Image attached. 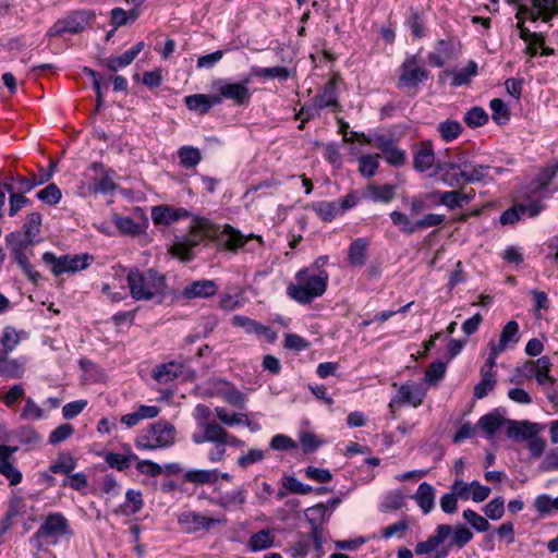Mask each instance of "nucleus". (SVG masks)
Returning <instances> with one entry per match:
<instances>
[{
  "mask_svg": "<svg viewBox=\"0 0 558 558\" xmlns=\"http://www.w3.org/2000/svg\"><path fill=\"white\" fill-rule=\"evenodd\" d=\"M213 236H218L219 242L231 251L244 246L248 240V238L230 225H225L222 231L218 233V228L208 219L194 216L189 232L175 239L170 247V252L181 260L189 262L193 258V248Z\"/></svg>",
  "mask_w": 558,
  "mask_h": 558,
  "instance_id": "nucleus-1",
  "label": "nucleus"
},
{
  "mask_svg": "<svg viewBox=\"0 0 558 558\" xmlns=\"http://www.w3.org/2000/svg\"><path fill=\"white\" fill-rule=\"evenodd\" d=\"M41 220L40 213H31L23 225V231L10 232L4 238L12 260L35 286L39 284L43 277L32 266L29 256L33 255V246L41 241L39 239Z\"/></svg>",
  "mask_w": 558,
  "mask_h": 558,
  "instance_id": "nucleus-2",
  "label": "nucleus"
},
{
  "mask_svg": "<svg viewBox=\"0 0 558 558\" xmlns=\"http://www.w3.org/2000/svg\"><path fill=\"white\" fill-rule=\"evenodd\" d=\"M328 280L326 270L314 272L312 268H302L295 275V283L288 286L287 294L301 304H310L326 292Z\"/></svg>",
  "mask_w": 558,
  "mask_h": 558,
  "instance_id": "nucleus-3",
  "label": "nucleus"
},
{
  "mask_svg": "<svg viewBox=\"0 0 558 558\" xmlns=\"http://www.w3.org/2000/svg\"><path fill=\"white\" fill-rule=\"evenodd\" d=\"M131 296L136 301H150L162 294L166 287L165 276L149 268L141 271L138 268L130 269L126 277Z\"/></svg>",
  "mask_w": 558,
  "mask_h": 558,
  "instance_id": "nucleus-4",
  "label": "nucleus"
},
{
  "mask_svg": "<svg viewBox=\"0 0 558 558\" xmlns=\"http://www.w3.org/2000/svg\"><path fill=\"white\" fill-rule=\"evenodd\" d=\"M175 427L167 421H158L144 428L135 439L141 450H156L171 447L175 441Z\"/></svg>",
  "mask_w": 558,
  "mask_h": 558,
  "instance_id": "nucleus-5",
  "label": "nucleus"
},
{
  "mask_svg": "<svg viewBox=\"0 0 558 558\" xmlns=\"http://www.w3.org/2000/svg\"><path fill=\"white\" fill-rule=\"evenodd\" d=\"M252 82V77L250 73L243 76L240 82H230L227 78H217L211 83V89L217 94L216 97L219 98L220 104L223 100H231L235 105L243 106L247 105L251 100L252 93L248 87Z\"/></svg>",
  "mask_w": 558,
  "mask_h": 558,
  "instance_id": "nucleus-6",
  "label": "nucleus"
},
{
  "mask_svg": "<svg viewBox=\"0 0 558 558\" xmlns=\"http://www.w3.org/2000/svg\"><path fill=\"white\" fill-rule=\"evenodd\" d=\"M457 172L448 178L450 187H458L464 184L480 182L487 174L488 166L478 165L468 158L464 154H458Z\"/></svg>",
  "mask_w": 558,
  "mask_h": 558,
  "instance_id": "nucleus-7",
  "label": "nucleus"
},
{
  "mask_svg": "<svg viewBox=\"0 0 558 558\" xmlns=\"http://www.w3.org/2000/svg\"><path fill=\"white\" fill-rule=\"evenodd\" d=\"M95 17L96 14L92 10L73 11L64 19L58 20L48 31V36H61L64 33L78 34L83 32Z\"/></svg>",
  "mask_w": 558,
  "mask_h": 558,
  "instance_id": "nucleus-8",
  "label": "nucleus"
},
{
  "mask_svg": "<svg viewBox=\"0 0 558 558\" xmlns=\"http://www.w3.org/2000/svg\"><path fill=\"white\" fill-rule=\"evenodd\" d=\"M428 71L420 64L417 54L407 56L399 68L398 87L416 88L428 80Z\"/></svg>",
  "mask_w": 558,
  "mask_h": 558,
  "instance_id": "nucleus-9",
  "label": "nucleus"
},
{
  "mask_svg": "<svg viewBox=\"0 0 558 558\" xmlns=\"http://www.w3.org/2000/svg\"><path fill=\"white\" fill-rule=\"evenodd\" d=\"M329 517L330 513H327V506L324 504H317L305 510L306 521L312 527L311 537L317 553L323 551V546L326 542L323 525L329 520Z\"/></svg>",
  "mask_w": 558,
  "mask_h": 558,
  "instance_id": "nucleus-10",
  "label": "nucleus"
},
{
  "mask_svg": "<svg viewBox=\"0 0 558 558\" xmlns=\"http://www.w3.org/2000/svg\"><path fill=\"white\" fill-rule=\"evenodd\" d=\"M179 524L187 533H197L201 531H209L216 525L226 524V517L208 518L196 511H184L178 518Z\"/></svg>",
  "mask_w": 558,
  "mask_h": 558,
  "instance_id": "nucleus-11",
  "label": "nucleus"
},
{
  "mask_svg": "<svg viewBox=\"0 0 558 558\" xmlns=\"http://www.w3.org/2000/svg\"><path fill=\"white\" fill-rule=\"evenodd\" d=\"M340 76L335 74L323 87V90L318 93L314 98L315 108L319 110L330 108L332 112H341L342 106L339 102V94L337 90Z\"/></svg>",
  "mask_w": 558,
  "mask_h": 558,
  "instance_id": "nucleus-12",
  "label": "nucleus"
},
{
  "mask_svg": "<svg viewBox=\"0 0 558 558\" xmlns=\"http://www.w3.org/2000/svg\"><path fill=\"white\" fill-rule=\"evenodd\" d=\"M189 217H191V213L183 207L159 205L151 208V219L156 226L168 227Z\"/></svg>",
  "mask_w": 558,
  "mask_h": 558,
  "instance_id": "nucleus-13",
  "label": "nucleus"
},
{
  "mask_svg": "<svg viewBox=\"0 0 558 558\" xmlns=\"http://www.w3.org/2000/svg\"><path fill=\"white\" fill-rule=\"evenodd\" d=\"M198 426L202 428V433L192 434V441L194 444H223L228 432L219 423L215 421L199 422Z\"/></svg>",
  "mask_w": 558,
  "mask_h": 558,
  "instance_id": "nucleus-14",
  "label": "nucleus"
},
{
  "mask_svg": "<svg viewBox=\"0 0 558 558\" xmlns=\"http://www.w3.org/2000/svg\"><path fill=\"white\" fill-rule=\"evenodd\" d=\"M436 167V156L432 141H422L413 148V168L426 172Z\"/></svg>",
  "mask_w": 558,
  "mask_h": 558,
  "instance_id": "nucleus-15",
  "label": "nucleus"
},
{
  "mask_svg": "<svg viewBox=\"0 0 558 558\" xmlns=\"http://www.w3.org/2000/svg\"><path fill=\"white\" fill-rule=\"evenodd\" d=\"M70 534V523L60 512L49 513L39 526V535L60 537Z\"/></svg>",
  "mask_w": 558,
  "mask_h": 558,
  "instance_id": "nucleus-16",
  "label": "nucleus"
},
{
  "mask_svg": "<svg viewBox=\"0 0 558 558\" xmlns=\"http://www.w3.org/2000/svg\"><path fill=\"white\" fill-rule=\"evenodd\" d=\"M397 194V185L395 184H376L371 183L361 191V198L369 199L374 203L389 204Z\"/></svg>",
  "mask_w": 558,
  "mask_h": 558,
  "instance_id": "nucleus-17",
  "label": "nucleus"
},
{
  "mask_svg": "<svg viewBox=\"0 0 558 558\" xmlns=\"http://www.w3.org/2000/svg\"><path fill=\"white\" fill-rule=\"evenodd\" d=\"M451 541L448 545L441 550H437L435 554V558H446L449 555L451 547H457L458 549L464 548L473 538L472 531L463 524H458L452 527Z\"/></svg>",
  "mask_w": 558,
  "mask_h": 558,
  "instance_id": "nucleus-18",
  "label": "nucleus"
},
{
  "mask_svg": "<svg viewBox=\"0 0 558 558\" xmlns=\"http://www.w3.org/2000/svg\"><path fill=\"white\" fill-rule=\"evenodd\" d=\"M452 526L449 524H439L435 534L424 542H418L415 546L416 555H427L435 550L451 534Z\"/></svg>",
  "mask_w": 558,
  "mask_h": 558,
  "instance_id": "nucleus-19",
  "label": "nucleus"
},
{
  "mask_svg": "<svg viewBox=\"0 0 558 558\" xmlns=\"http://www.w3.org/2000/svg\"><path fill=\"white\" fill-rule=\"evenodd\" d=\"M217 284L214 280L202 279L192 281L183 288L182 295L185 299L210 298L217 293Z\"/></svg>",
  "mask_w": 558,
  "mask_h": 558,
  "instance_id": "nucleus-20",
  "label": "nucleus"
},
{
  "mask_svg": "<svg viewBox=\"0 0 558 558\" xmlns=\"http://www.w3.org/2000/svg\"><path fill=\"white\" fill-rule=\"evenodd\" d=\"M185 106L191 111H197L201 114H205L209 112V110L220 105V100L216 95H206V94H194L186 96L184 98Z\"/></svg>",
  "mask_w": 558,
  "mask_h": 558,
  "instance_id": "nucleus-21",
  "label": "nucleus"
},
{
  "mask_svg": "<svg viewBox=\"0 0 558 558\" xmlns=\"http://www.w3.org/2000/svg\"><path fill=\"white\" fill-rule=\"evenodd\" d=\"M112 222L116 228L125 235H140L147 227V218L143 217L140 222L134 221L131 217L114 214Z\"/></svg>",
  "mask_w": 558,
  "mask_h": 558,
  "instance_id": "nucleus-22",
  "label": "nucleus"
},
{
  "mask_svg": "<svg viewBox=\"0 0 558 558\" xmlns=\"http://www.w3.org/2000/svg\"><path fill=\"white\" fill-rule=\"evenodd\" d=\"M539 432L538 424L529 421H510L507 435L514 439H531Z\"/></svg>",
  "mask_w": 558,
  "mask_h": 558,
  "instance_id": "nucleus-23",
  "label": "nucleus"
},
{
  "mask_svg": "<svg viewBox=\"0 0 558 558\" xmlns=\"http://www.w3.org/2000/svg\"><path fill=\"white\" fill-rule=\"evenodd\" d=\"M368 244L366 238H356L351 242L348 250V262L351 266L362 267L365 265Z\"/></svg>",
  "mask_w": 558,
  "mask_h": 558,
  "instance_id": "nucleus-24",
  "label": "nucleus"
},
{
  "mask_svg": "<svg viewBox=\"0 0 558 558\" xmlns=\"http://www.w3.org/2000/svg\"><path fill=\"white\" fill-rule=\"evenodd\" d=\"M413 499L421 508L422 512L427 514L435 507V488L430 484L423 482L418 485Z\"/></svg>",
  "mask_w": 558,
  "mask_h": 558,
  "instance_id": "nucleus-25",
  "label": "nucleus"
},
{
  "mask_svg": "<svg viewBox=\"0 0 558 558\" xmlns=\"http://www.w3.org/2000/svg\"><path fill=\"white\" fill-rule=\"evenodd\" d=\"M183 368L182 363L171 361L156 366L153 371V378L158 383L166 384L178 378L183 373Z\"/></svg>",
  "mask_w": 558,
  "mask_h": 558,
  "instance_id": "nucleus-26",
  "label": "nucleus"
},
{
  "mask_svg": "<svg viewBox=\"0 0 558 558\" xmlns=\"http://www.w3.org/2000/svg\"><path fill=\"white\" fill-rule=\"evenodd\" d=\"M9 439L28 447H35L43 440L41 436L36 432V429L28 425L20 426L13 429L10 433Z\"/></svg>",
  "mask_w": 558,
  "mask_h": 558,
  "instance_id": "nucleus-27",
  "label": "nucleus"
},
{
  "mask_svg": "<svg viewBox=\"0 0 558 558\" xmlns=\"http://www.w3.org/2000/svg\"><path fill=\"white\" fill-rule=\"evenodd\" d=\"M183 478L187 483H192L195 485H205V484H214L219 478L218 470H201V469H191L187 470Z\"/></svg>",
  "mask_w": 558,
  "mask_h": 558,
  "instance_id": "nucleus-28",
  "label": "nucleus"
},
{
  "mask_svg": "<svg viewBox=\"0 0 558 558\" xmlns=\"http://www.w3.org/2000/svg\"><path fill=\"white\" fill-rule=\"evenodd\" d=\"M397 398L399 402L409 403L416 408L422 403L424 392L417 385L404 384L399 388Z\"/></svg>",
  "mask_w": 558,
  "mask_h": 558,
  "instance_id": "nucleus-29",
  "label": "nucleus"
},
{
  "mask_svg": "<svg viewBox=\"0 0 558 558\" xmlns=\"http://www.w3.org/2000/svg\"><path fill=\"white\" fill-rule=\"evenodd\" d=\"M0 474L4 476L11 486L22 482V473L13 465L12 458L0 449Z\"/></svg>",
  "mask_w": 558,
  "mask_h": 558,
  "instance_id": "nucleus-30",
  "label": "nucleus"
},
{
  "mask_svg": "<svg viewBox=\"0 0 558 558\" xmlns=\"http://www.w3.org/2000/svg\"><path fill=\"white\" fill-rule=\"evenodd\" d=\"M519 339V324L515 320H510L504 326L499 341H495V347L505 351L510 344H515Z\"/></svg>",
  "mask_w": 558,
  "mask_h": 558,
  "instance_id": "nucleus-31",
  "label": "nucleus"
},
{
  "mask_svg": "<svg viewBox=\"0 0 558 558\" xmlns=\"http://www.w3.org/2000/svg\"><path fill=\"white\" fill-rule=\"evenodd\" d=\"M251 77H265V78H278L279 81H287L290 77V71L286 66H274V68H260L252 66L250 71Z\"/></svg>",
  "mask_w": 558,
  "mask_h": 558,
  "instance_id": "nucleus-32",
  "label": "nucleus"
},
{
  "mask_svg": "<svg viewBox=\"0 0 558 558\" xmlns=\"http://www.w3.org/2000/svg\"><path fill=\"white\" fill-rule=\"evenodd\" d=\"M437 198L438 203L446 206L450 210H454L456 208H461V203L459 199V190L453 191H434L425 194V199H434Z\"/></svg>",
  "mask_w": 558,
  "mask_h": 558,
  "instance_id": "nucleus-33",
  "label": "nucleus"
},
{
  "mask_svg": "<svg viewBox=\"0 0 558 558\" xmlns=\"http://www.w3.org/2000/svg\"><path fill=\"white\" fill-rule=\"evenodd\" d=\"M25 373V367L23 363L17 360H10L5 356L0 362V377L7 379H17L22 378Z\"/></svg>",
  "mask_w": 558,
  "mask_h": 558,
  "instance_id": "nucleus-34",
  "label": "nucleus"
},
{
  "mask_svg": "<svg viewBox=\"0 0 558 558\" xmlns=\"http://www.w3.org/2000/svg\"><path fill=\"white\" fill-rule=\"evenodd\" d=\"M138 457L131 452L129 454H121L116 452H107L105 456L106 463L117 471H125L131 466L133 461H137Z\"/></svg>",
  "mask_w": 558,
  "mask_h": 558,
  "instance_id": "nucleus-35",
  "label": "nucleus"
},
{
  "mask_svg": "<svg viewBox=\"0 0 558 558\" xmlns=\"http://www.w3.org/2000/svg\"><path fill=\"white\" fill-rule=\"evenodd\" d=\"M313 210L323 221H332L341 215V208L337 202H317L313 204Z\"/></svg>",
  "mask_w": 558,
  "mask_h": 558,
  "instance_id": "nucleus-36",
  "label": "nucleus"
},
{
  "mask_svg": "<svg viewBox=\"0 0 558 558\" xmlns=\"http://www.w3.org/2000/svg\"><path fill=\"white\" fill-rule=\"evenodd\" d=\"M215 413L217 418L226 426H234L238 424H244L246 426H251V421L247 418V415L244 413H229L227 409L217 407L215 409Z\"/></svg>",
  "mask_w": 558,
  "mask_h": 558,
  "instance_id": "nucleus-37",
  "label": "nucleus"
},
{
  "mask_svg": "<svg viewBox=\"0 0 558 558\" xmlns=\"http://www.w3.org/2000/svg\"><path fill=\"white\" fill-rule=\"evenodd\" d=\"M180 165L185 169L196 167L202 160L201 150L193 146H182L178 150Z\"/></svg>",
  "mask_w": 558,
  "mask_h": 558,
  "instance_id": "nucleus-38",
  "label": "nucleus"
},
{
  "mask_svg": "<svg viewBox=\"0 0 558 558\" xmlns=\"http://www.w3.org/2000/svg\"><path fill=\"white\" fill-rule=\"evenodd\" d=\"M437 131L440 137L449 143L459 137L462 132V125L456 120L448 119L438 124Z\"/></svg>",
  "mask_w": 558,
  "mask_h": 558,
  "instance_id": "nucleus-39",
  "label": "nucleus"
},
{
  "mask_svg": "<svg viewBox=\"0 0 558 558\" xmlns=\"http://www.w3.org/2000/svg\"><path fill=\"white\" fill-rule=\"evenodd\" d=\"M142 493L135 489H128L125 493V502L121 505V511L124 514H135L143 507Z\"/></svg>",
  "mask_w": 558,
  "mask_h": 558,
  "instance_id": "nucleus-40",
  "label": "nucleus"
},
{
  "mask_svg": "<svg viewBox=\"0 0 558 558\" xmlns=\"http://www.w3.org/2000/svg\"><path fill=\"white\" fill-rule=\"evenodd\" d=\"M488 114L484 108L474 106L464 114V123L472 129L485 125L488 122Z\"/></svg>",
  "mask_w": 558,
  "mask_h": 558,
  "instance_id": "nucleus-41",
  "label": "nucleus"
},
{
  "mask_svg": "<svg viewBox=\"0 0 558 558\" xmlns=\"http://www.w3.org/2000/svg\"><path fill=\"white\" fill-rule=\"evenodd\" d=\"M41 260L51 266V271L54 276L68 272L69 255L57 257L53 253L46 252L43 254Z\"/></svg>",
  "mask_w": 558,
  "mask_h": 558,
  "instance_id": "nucleus-42",
  "label": "nucleus"
},
{
  "mask_svg": "<svg viewBox=\"0 0 558 558\" xmlns=\"http://www.w3.org/2000/svg\"><path fill=\"white\" fill-rule=\"evenodd\" d=\"M379 154L376 155H364L359 158V171L360 173L366 178L371 179L374 177L378 170L379 162L378 158Z\"/></svg>",
  "mask_w": 558,
  "mask_h": 558,
  "instance_id": "nucleus-43",
  "label": "nucleus"
},
{
  "mask_svg": "<svg viewBox=\"0 0 558 558\" xmlns=\"http://www.w3.org/2000/svg\"><path fill=\"white\" fill-rule=\"evenodd\" d=\"M76 468V460L68 454L60 453L57 460L50 465L49 470L54 474L69 475Z\"/></svg>",
  "mask_w": 558,
  "mask_h": 558,
  "instance_id": "nucleus-44",
  "label": "nucleus"
},
{
  "mask_svg": "<svg viewBox=\"0 0 558 558\" xmlns=\"http://www.w3.org/2000/svg\"><path fill=\"white\" fill-rule=\"evenodd\" d=\"M489 107L493 112L492 118L496 124L504 125L510 120L509 109L502 99H492Z\"/></svg>",
  "mask_w": 558,
  "mask_h": 558,
  "instance_id": "nucleus-45",
  "label": "nucleus"
},
{
  "mask_svg": "<svg viewBox=\"0 0 558 558\" xmlns=\"http://www.w3.org/2000/svg\"><path fill=\"white\" fill-rule=\"evenodd\" d=\"M274 544V537L269 530H260L254 533L248 539V546L253 551L270 548Z\"/></svg>",
  "mask_w": 558,
  "mask_h": 558,
  "instance_id": "nucleus-46",
  "label": "nucleus"
},
{
  "mask_svg": "<svg viewBox=\"0 0 558 558\" xmlns=\"http://www.w3.org/2000/svg\"><path fill=\"white\" fill-rule=\"evenodd\" d=\"M484 514L493 520L497 521L501 519L505 514V499L501 496L493 498L488 501L482 509Z\"/></svg>",
  "mask_w": 558,
  "mask_h": 558,
  "instance_id": "nucleus-47",
  "label": "nucleus"
},
{
  "mask_svg": "<svg viewBox=\"0 0 558 558\" xmlns=\"http://www.w3.org/2000/svg\"><path fill=\"white\" fill-rule=\"evenodd\" d=\"M405 506V498L399 492H390L385 497L379 506L381 512L396 511Z\"/></svg>",
  "mask_w": 558,
  "mask_h": 558,
  "instance_id": "nucleus-48",
  "label": "nucleus"
},
{
  "mask_svg": "<svg viewBox=\"0 0 558 558\" xmlns=\"http://www.w3.org/2000/svg\"><path fill=\"white\" fill-rule=\"evenodd\" d=\"M407 25L411 31V34L416 38L425 36V20L423 14L411 9L410 14L407 19Z\"/></svg>",
  "mask_w": 558,
  "mask_h": 558,
  "instance_id": "nucleus-49",
  "label": "nucleus"
},
{
  "mask_svg": "<svg viewBox=\"0 0 558 558\" xmlns=\"http://www.w3.org/2000/svg\"><path fill=\"white\" fill-rule=\"evenodd\" d=\"M37 198L43 203L53 206L57 205L62 196L61 190L54 183L48 184L36 194Z\"/></svg>",
  "mask_w": 558,
  "mask_h": 558,
  "instance_id": "nucleus-50",
  "label": "nucleus"
},
{
  "mask_svg": "<svg viewBox=\"0 0 558 558\" xmlns=\"http://www.w3.org/2000/svg\"><path fill=\"white\" fill-rule=\"evenodd\" d=\"M134 60L124 51L121 56L110 57L99 61V64L106 66L111 72H117L130 65Z\"/></svg>",
  "mask_w": 558,
  "mask_h": 558,
  "instance_id": "nucleus-51",
  "label": "nucleus"
},
{
  "mask_svg": "<svg viewBox=\"0 0 558 558\" xmlns=\"http://www.w3.org/2000/svg\"><path fill=\"white\" fill-rule=\"evenodd\" d=\"M447 365L442 361H435L425 371V380L429 385H436L446 374Z\"/></svg>",
  "mask_w": 558,
  "mask_h": 558,
  "instance_id": "nucleus-52",
  "label": "nucleus"
},
{
  "mask_svg": "<svg viewBox=\"0 0 558 558\" xmlns=\"http://www.w3.org/2000/svg\"><path fill=\"white\" fill-rule=\"evenodd\" d=\"M9 181H15L17 183L16 193L26 194L31 192L33 189L38 186L37 178L33 174L31 178L22 177L19 174H14L10 172L7 177Z\"/></svg>",
  "mask_w": 558,
  "mask_h": 558,
  "instance_id": "nucleus-53",
  "label": "nucleus"
},
{
  "mask_svg": "<svg viewBox=\"0 0 558 558\" xmlns=\"http://www.w3.org/2000/svg\"><path fill=\"white\" fill-rule=\"evenodd\" d=\"M385 161L391 167H402L407 162V153L400 149L397 144L381 153Z\"/></svg>",
  "mask_w": 558,
  "mask_h": 558,
  "instance_id": "nucleus-54",
  "label": "nucleus"
},
{
  "mask_svg": "<svg viewBox=\"0 0 558 558\" xmlns=\"http://www.w3.org/2000/svg\"><path fill=\"white\" fill-rule=\"evenodd\" d=\"M462 517L477 532H487L490 527L489 522L484 517L480 515L472 509H466L463 511Z\"/></svg>",
  "mask_w": 558,
  "mask_h": 558,
  "instance_id": "nucleus-55",
  "label": "nucleus"
},
{
  "mask_svg": "<svg viewBox=\"0 0 558 558\" xmlns=\"http://www.w3.org/2000/svg\"><path fill=\"white\" fill-rule=\"evenodd\" d=\"M502 418L495 414L488 413L483 415L477 425L488 435H494L501 426Z\"/></svg>",
  "mask_w": 558,
  "mask_h": 558,
  "instance_id": "nucleus-56",
  "label": "nucleus"
},
{
  "mask_svg": "<svg viewBox=\"0 0 558 558\" xmlns=\"http://www.w3.org/2000/svg\"><path fill=\"white\" fill-rule=\"evenodd\" d=\"M389 216L392 223L399 227L401 232L405 234H413L416 231L414 223L410 221L409 217L404 213L393 210Z\"/></svg>",
  "mask_w": 558,
  "mask_h": 558,
  "instance_id": "nucleus-57",
  "label": "nucleus"
},
{
  "mask_svg": "<svg viewBox=\"0 0 558 558\" xmlns=\"http://www.w3.org/2000/svg\"><path fill=\"white\" fill-rule=\"evenodd\" d=\"M265 456L266 451L252 448L245 454H242L238 458V465L242 469H247L251 464L263 461Z\"/></svg>",
  "mask_w": 558,
  "mask_h": 558,
  "instance_id": "nucleus-58",
  "label": "nucleus"
},
{
  "mask_svg": "<svg viewBox=\"0 0 558 558\" xmlns=\"http://www.w3.org/2000/svg\"><path fill=\"white\" fill-rule=\"evenodd\" d=\"M45 417L44 410L32 399L25 400V405L21 412V418L23 420H41Z\"/></svg>",
  "mask_w": 558,
  "mask_h": 558,
  "instance_id": "nucleus-59",
  "label": "nucleus"
},
{
  "mask_svg": "<svg viewBox=\"0 0 558 558\" xmlns=\"http://www.w3.org/2000/svg\"><path fill=\"white\" fill-rule=\"evenodd\" d=\"M20 343V337L16 332V330L11 327L7 326L3 330V335L0 341V344L2 349L9 354L12 352L15 347Z\"/></svg>",
  "mask_w": 558,
  "mask_h": 558,
  "instance_id": "nucleus-60",
  "label": "nucleus"
},
{
  "mask_svg": "<svg viewBox=\"0 0 558 558\" xmlns=\"http://www.w3.org/2000/svg\"><path fill=\"white\" fill-rule=\"evenodd\" d=\"M74 427L73 425L65 423L59 425L57 428H54L50 435H49V444L51 445H58L69 437H71L74 434Z\"/></svg>",
  "mask_w": 558,
  "mask_h": 558,
  "instance_id": "nucleus-61",
  "label": "nucleus"
},
{
  "mask_svg": "<svg viewBox=\"0 0 558 558\" xmlns=\"http://www.w3.org/2000/svg\"><path fill=\"white\" fill-rule=\"evenodd\" d=\"M410 525L407 520H400L383 529L381 535L384 538L389 539L393 536L402 538L404 533L409 530Z\"/></svg>",
  "mask_w": 558,
  "mask_h": 558,
  "instance_id": "nucleus-62",
  "label": "nucleus"
},
{
  "mask_svg": "<svg viewBox=\"0 0 558 558\" xmlns=\"http://www.w3.org/2000/svg\"><path fill=\"white\" fill-rule=\"evenodd\" d=\"M269 447L272 450L286 451L296 448V442L287 435L277 434L270 439Z\"/></svg>",
  "mask_w": 558,
  "mask_h": 558,
  "instance_id": "nucleus-63",
  "label": "nucleus"
},
{
  "mask_svg": "<svg viewBox=\"0 0 558 558\" xmlns=\"http://www.w3.org/2000/svg\"><path fill=\"white\" fill-rule=\"evenodd\" d=\"M533 506L541 517H545L555 510L554 500L547 494L538 495L535 498Z\"/></svg>",
  "mask_w": 558,
  "mask_h": 558,
  "instance_id": "nucleus-64",
  "label": "nucleus"
}]
</instances>
